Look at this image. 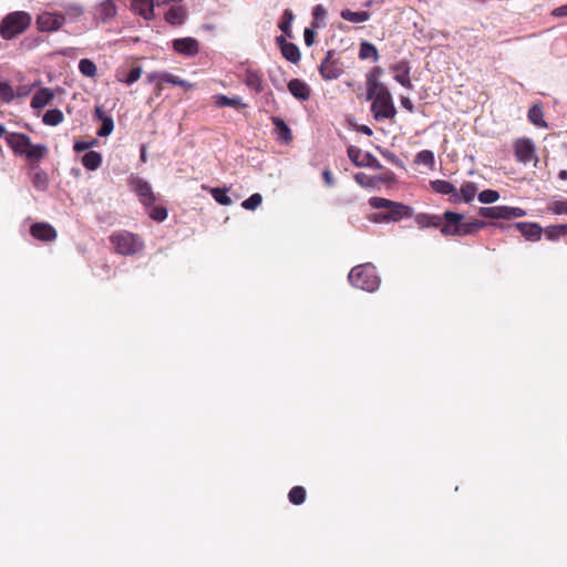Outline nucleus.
<instances>
[{"label":"nucleus","instance_id":"obj_29","mask_svg":"<svg viewBox=\"0 0 567 567\" xmlns=\"http://www.w3.org/2000/svg\"><path fill=\"white\" fill-rule=\"evenodd\" d=\"M102 163V156L100 153L95 151L87 152L82 157V164L83 166L89 171H95L100 167Z\"/></svg>","mask_w":567,"mask_h":567},{"label":"nucleus","instance_id":"obj_14","mask_svg":"<svg viewBox=\"0 0 567 567\" xmlns=\"http://www.w3.org/2000/svg\"><path fill=\"white\" fill-rule=\"evenodd\" d=\"M431 187L437 194L449 195V200L451 203H460L458 189L452 183L443 179H435L431 182Z\"/></svg>","mask_w":567,"mask_h":567},{"label":"nucleus","instance_id":"obj_50","mask_svg":"<svg viewBox=\"0 0 567 567\" xmlns=\"http://www.w3.org/2000/svg\"><path fill=\"white\" fill-rule=\"evenodd\" d=\"M150 216L156 221H163L167 218V209L164 207H154L150 212Z\"/></svg>","mask_w":567,"mask_h":567},{"label":"nucleus","instance_id":"obj_31","mask_svg":"<svg viewBox=\"0 0 567 567\" xmlns=\"http://www.w3.org/2000/svg\"><path fill=\"white\" fill-rule=\"evenodd\" d=\"M280 51L282 56L289 62L298 63L300 61V50L295 43L289 42L288 44H284Z\"/></svg>","mask_w":567,"mask_h":567},{"label":"nucleus","instance_id":"obj_62","mask_svg":"<svg viewBox=\"0 0 567 567\" xmlns=\"http://www.w3.org/2000/svg\"><path fill=\"white\" fill-rule=\"evenodd\" d=\"M175 85L181 86V87H183L186 91H189V90L194 89V84L193 83H190L188 81H185V80H183L181 78H177V81H176Z\"/></svg>","mask_w":567,"mask_h":567},{"label":"nucleus","instance_id":"obj_51","mask_svg":"<svg viewBox=\"0 0 567 567\" xmlns=\"http://www.w3.org/2000/svg\"><path fill=\"white\" fill-rule=\"evenodd\" d=\"M545 235L549 240H554L564 236L560 229V225L548 226L545 229Z\"/></svg>","mask_w":567,"mask_h":567},{"label":"nucleus","instance_id":"obj_10","mask_svg":"<svg viewBox=\"0 0 567 567\" xmlns=\"http://www.w3.org/2000/svg\"><path fill=\"white\" fill-rule=\"evenodd\" d=\"M131 187L138 196L141 203L146 207H150L155 202V195L153 193L152 186L150 183L142 178H133L131 182Z\"/></svg>","mask_w":567,"mask_h":567},{"label":"nucleus","instance_id":"obj_58","mask_svg":"<svg viewBox=\"0 0 567 567\" xmlns=\"http://www.w3.org/2000/svg\"><path fill=\"white\" fill-rule=\"evenodd\" d=\"M370 219L374 223H390L389 215L386 213L373 214Z\"/></svg>","mask_w":567,"mask_h":567},{"label":"nucleus","instance_id":"obj_12","mask_svg":"<svg viewBox=\"0 0 567 567\" xmlns=\"http://www.w3.org/2000/svg\"><path fill=\"white\" fill-rule=\"evenodd\" d=\"M348 155L351 162L359 167H373L375 164H378V159L372 154L369 152H363L355 146H350L348 148Z\"/></svg>","mask_w":567,"mask_h":567},{"label":"nucleus","instance_id":"obj_39","mask_svg":"<svg viewBox=\"0 0 567 567\" xmlns=\"http://www.w3.org/2000/svg\"><path fill=\"white\" fill-rule=\"evenodd\" d=\"M289 501L295 505H300L305 502L306 491L302 486H295L289 492Z\"/></svg>","mask_w":567,"mask_h":567},{"label":"nucleus","instance_id":"obj_32","mask_svg":"<svg viewBox=\"0 0 567 567\" xmlns=\"http://www.w3.org/2000/svg\"><path fill=\"white\" fill-rule=\"evenodd\" d=\"M293 19H295L293 12L290 9H286L284 11V13L280 18L279 24H278L279 29L288 38L292 37L291 24H292Z\"/></svg>","mask_w":567,"mask_h":567},{"label":"nucleus","instance_id":"obj_22","mask_svg":"<svg viewBox=\"0 0 567 567\" xmlns=\"http://www.w3.org/2000/svg\"><path fill=\"white\" fill-rule=\"evenodd\" d=\"M389 215L390 221H399L403 218L411 217L413 214L412 207L402 203L394 202L391 208L385 212Z\"/></svg>","mask_w":567,"mask_h":567},{"label":"nucleus","instance_id":"obj_52","mask_svg":"<svg viewBox=\"0 0 567 567\" xmlns=\"http://www.w3.org/2000/svg\"><path fill=\"white\" fill-rule=\"evenodd\" d=\"M505 214H506L505 219H509V218L524 217L526 215V212L519 207L505 206Z\"/></svg>","mask_w":567,"mask_h":567},{"label":"nucleus","instance_id":"obj_33","mask_svg":"<svg viewBox=\"0 0 567 567\" xmlns=\"http://www.w3.org/2000/svg\"><path fill=\"white\" fill-rule=\"evenodd\" d=\"M480 215L489 219H505V206L481 207Z\"/></svg>","mask_w":567,"mask_h":567},{"label":"nucleus","instance_id":"obj_61","mask_svg":"<svg viewBox=\"0 0 567 567\" xmlns=\"http://www.w3.org/2000/svg\"><path fill=\"white\" fill-rule=\"evenodd\" d=\"M91 145H92V143L83 142V141H78L74 144V151L75 152H83V151H86L87 148H90Z\"/></svg>","mask_w":567,"mask_h":567},{"label":"nucleus","instance_id":"obj_40","mask_svg":"<svg viewBox=\"0 0 567 567\" xmlns=\"http://www.w3.org/2000/svg\"><path fill=\"white\" fill-rule=\"evenodd\" d=\"M312 16H313V19H315V22H313V25L316 28H322L324 27V20H326V17H327V9L321 6V4H318L315 7L313 11H312Z\"/></svg>","mask_w":567,"mask_h":567},{"label":"nucleus","instance_id":"obj_7","mask_svg":"<svg viewBox=\"0 0 567 567\" xmlns=\"http://www.w3.org/2000/svg\"><path fill=\"white\" fill-rule=\"evenodd\" d=\"M35 23L41 32H54L65 23V17L59 12L44 11L38 16Z\"/></svg>","mask_w":567,"mask_h":567},{"label":"nucleus","instance_id":"obj_17","mask_svg":"<svg viewBox=\"0 0 567 567\" xmlns=\"http://www.w3.org/2000/svg\"><path fill=\"white\" fill-rule=\"evenodd\" d=\"M410 65L408 62L401 61L392 66L394 72V80L406 89H412V82L410 79Z\"/></svg>","mask_w":567,"mask_h":567},{"label":"nucleus","instance_id":"obj_64","mask_svg":"<svg viewBox=\"0 0 567 567\" xmlns=\"http://www.w3.org/2000/svg\"><path fill=\"white\" fill-rule=\"evenodd\" d=\"M94 116L102 121L103 118H105L106 116H104V113H103V110L101 106H95V110H94Z\"/></svg>","mask_w":567,"mask_h":567},{"label":"nucleus","instance_id":"obj_9","mask_svg":"<svg viewBox=\"0 0 567 567\" xmlns=\"http://www.w3.org/2000/svg\"><path fill=\"white\" fill-rule=\"evenodd\" d=\"M333 55L332 51H328L319 66L321 76L328 81L336 80L342 74L341 64L337 60H333Z\"/></svg>","mask_w":567,"mask_h":567},{"label":"nucleus","instance_id":"obj_6","mask_svg":"<svg viewBox=\"0 0 567 567\" xmlns=\"http://www.w3.org/2000/svg\"><path fill=\"white\" fill-rule=\"evenodd\" d=\"M444 224L440 226V230L445 236H466L470 230L464 225V216L454 212H445L443 214Z\"/></svg>","mask_w":567,"mask_h":567},{"label":"nucleus","instance_id":"obj_30","mask_svg":"<svg viewBox=\"0 0 567 567\" xmlns=\"http://www.w3.org/2000/svg\"><path fill=\"white\" fill-rule=\"evenodd\" d=\"M528 120L537 127L545 128L547 123L544 120V112L542 106L535 104L528 111Z\"/></svg>","mask_w":567,"mask_h":567},{"label":"nucleus","instance_id":"obj_2","mask_svg":"<svg viewBox=\"0 0 567 567\" xmlns=\"http://www.w3.org/2000/svg\"><path fill=\"white\" fill-rule=\"evenodd\" d=\"M368 97L372 100L371 110L377 121L390 118L395 115L396 111L392 96L382 83H369Z\"/></svg>","mask_w":567,"mask_h":567},{"label":"nucleus","instance_id":"obj_49","mask_svg":"<svg viewBox=\"0 0 567 567\" xmlns=\"http://www.w3.org/2000/svg\"><path fill=\"white\" fill-rule=\"evenodd\" d=\"M354 179L362 187L369 188V187L374 186V182H373L372 177H370L369 175H367L364 173H357L354 175Z\"/></svg>","mask_w":567,"mask_h":567},{"label":"nucleus","instance_id":"obj_42","mask_svg":"<svg viewBox=\"0 0 567 567\" xmlns=\"http://www.w3.org/2000/svg\"><path fill=\"white\" fill-rule=\"evenodd\" d=\"M33 186L39 190H45L49 185L48 175L44 172H37L32 177Z\"/></svg>","mask_w":567,"mask_h":567},{"label":"nucleus","instance_id":"obj_15","mask_svg":"<svg viewBox=\"0 0 567 567\" xmlns=\"http://www.w3.org/2000/svg\"><path fill=\"white\" fill-rule=\"evenodd\" d=\"M31 235L39 240L52 241L56 238L55 229L47 223H35L31 226Z\"/></svg>","mask_w":567,"mask_h":567},{"label":"nucleus","instance_id":"obj_34","mask_svg":"<svg viewBox=\"0 0 567 567\" xmlns=\"http://www.w3.org/2000/svg\"><path fill=\"white\" fill-rule=\"evenodd\" d=\"M64 120L63 113L59 109H52L44 113L43 123L49 126H56Z\"/></svg>","mask_w":567,"mask_h":567},{"label":"nucleus","instance_id":"obj_43","mask_svg":"<svg viewBox=\"0 0 567 567\" xmlns=\"http://www.w3.org/2000/svg\"><path fill=\"white\" fill-rule=\"evenodd\" d=\"M210 194L214 197V199L220 205L228 206L233 203L231 198L227 195L226 189L212 188Z\"/></svg>","mask_w":567,"mask_h":567},{"label":"nucleus","instance_id":"obj_41","mask_svg":"<svg viewBox=\"0 0 567 567\" xmlns=\"http://www.w3.org/2000/svg\"><path fill=\"white\" fill-rule=\"evenodd\" d=\"M434 162V154L429 150L421 151L415 157V163L425 165L427 167H433Z\"/></svg>","mask_w":567,"mask_h":567},{"label":"nucleus","instance_id":"obj_59","mask_svg":"<svg viewBox=\"0 0 567 567\" xmlns=\"http://www.w3.org/2000/svg\"><path fill=\"white\" fill-rule=\"evenodd\" d=\"M551 16L556 18L567 17V4L555 8L551 11Z\"/></svg>","mask_w":567,"mask_h":567},{"label":"nucleus","instance_id":"obj_19","mask_svg":"<svg viewBox=\"0 0 567 567\" xmlns=\"http://www.w3.org/2000/svg\"><path fill=\"white\" fill-rule=\"evenodd\" d=\"M516 227L527 240L537 241L542 237L543 229L536 223L520 221Z\"/></svg>","mask_w":567,"mask_h":567},{"label":"nucleus","instance_id":"obj_36","mask_svg":"<svg viewBox=\"0 0 567 567\" xmlns=\"http://www.w3.org/2000/svg\"><path fill=\"white\" fill-rule=\"evenodd\" d=\"M359 56L362 60L372 59V60L377 61L379 58V54H378L377 48L372 43L364 41L360 44Z\"/></svg>","mask_w":567,"mask_h":567},{"label":"nucleus","instance_id":"obj_63","mask_svg":"<svg viewBox=\"0 0 567 567\" xmlns=\"http://www.w3.org/2000/svg\"><path fill=\"white\" fill-rule=\"evenodd\" d=\"M322 177H323V179H324V182H326V184L328 186H333V184H334L333 177H332V174H331V172L329 169H324L322 172Z\"/></svg>","mask_w":567,"mask_h":567},{"label":"nucleus","instance_id":"obj_20","mask_svg":"<svg viewBox=\"0 0 567 567\" xmlns=\"http://www.w3.org/2000/svg\"><path fill=\"white\" fill-rule=\"evenodd\" d=\"M243 81L249 90H251L256 93H260L264 90L262 76L256 70L247 69L245 71Z\"/></svg>","mask_w":567,"mask_h":567},{"label":"nucleus","instance_id":"obj_46","mask_svg":"<svg viewBox=\"0 0 567 567\" xmlns=\"http://www.w3.org/2000/svg\"><path fill=\"white\" fill-rule=\"evenodd\" d=\"M262 202V196L258 193L252 194L250 197L241 203L243 208L247 210L256 209Z\"/></svg>","mask_w":567,"mask_h":567},{"label":"nucleus","instance_id":"obj_44","mask_svg":"<svg viewBox=\"0 0 567 567\" xmlns=\"http://www.w3.org/2000/svg\"><path fill=\"white\" fill-rule=\"evenodd\" d=\"M14 99V92L8 82L0 81V101L9 103Z\"/></svg>","mask_w":567,"mask_h":567},{"label":"nucleus","instance_id":"obj_25","mask_svg":"<svg viewBox=\"0 0 567 567\" xmlns=\"http://www.w3.org/2000/svg\"><path fill=\"white\" fill-rule=\"evenodd\" d=\"M415 223L420 228L440 227L442 218L436 215L417 214L415 216Z\"/></svg>","mask_w":567,"mask_h":567},{"label":"nucleus","instance_id":"obj_4","mask_svg":"<svg viewBox=\"0 0 567 567\" xmlns=\"http://www.w3.org/2000/svg\"><path fill=\"white\" fill-rule=\"evenodd\" d=\"M31 20V16L24 11L9 13L0 24L1 37L7 40L13 39L27 30Z\"/></svg>","mask_w":567,"mask_h":567},{"label":"nucleus","instance_id":"obj_11","mask_svg":"<svg viewBox=\"0 0 567 567\" xmlns=\"http://www.w3.org/2000/svg\"><path fill=\"white\" fill-rule=\"evenodd\" d=\"M173 49L185 56H195L199 52V43L192 37L179 38L173 41Z\"/></svg>","mask_w":567,"mask_h":567},{"label":"nucleus","instance_id":"obj_3","mask_svg":"<svg viewBox=\"0 0 567 567\" xmlns=\"http://www.w3.org/2000/svg\"><path fill=\"white\" fill-rule=\"evenodd\" d=\"M348 278L353 287L369 292L375 291L381 282L374 265L370 262L353 267Z\"/></svg>","mask_w":567,"mask_h":567},{"label":"nucleus","instance_id":"obj_5","mask_svg":"<svg viewBox=\"0 0 567 567\" xmlns=\"http://www.w3.org/2000/svg\"><path fill=\"white\" fill-rule=\"evenodd\" d=\"M110 240L116 250V252L124 255V256H132L144 248V243L141 240V238L126 230H121L114 233Z\"/></svg>","mask_w":567,"mask_h":567},{"label":"nucleus","instance_id":"obj_27","mask_svg":"<svg viewBox=\"0 0 567 567\" xmlns=\"http://www.w3.org/2000/svg\"><path fill=\"white\" fill-rule=\"evenodd\" d=\"M186 18V11L181 6L172 7L165 16V19L171 24H182Z\"/></svg>","mask_w":567,"mask_h":567},{"label":"nucleus","instance_id":"obj_45","mask_svg":"<svg viewBox=\"0 0 567 567\" xmlns=\"http://www.w3.org/2000/svg\"><path fill=\"white\" fill-rule=\"evenodd\" d=\"M477 197L483 204H493L499 199V194L494 189H485L481 192Z\"/></svg>","mask_w":567,"mask_h":567},{"label":"nucleus","instance_id":"obj_8","mask_svg":"<svg viewBox=\"0 0 567 567\" xmlns=\"http://www.w3.org/2000/svg\"><path fill=\"white\" fill-rule=\"evenodd\" d=\"M514 151L517 161L523 164L534 162V165H536V163L538 162L536 155V147L530 138H518L514 144Z\"/></svg>","mask_w":567,"mask_h":567},{"label":"nucleus","instance_id":"obj_35","mask_svg":"<svg viewBox=\"0 0 567 567\" xmlns=\"http://www.w3.org/2000/svg\"><path fill=\"white\" fill-rule=\"evenodd\" d=\"M79 71L86 78H94L97 73V68L92 60L82 59L79 62Z\"/></svg>","mask_w":567,"mask_h":567},{"label":"nucleus","instance_id":"obj_13","mask_svg":"<svg viewBox=\"0 0 567 567\" xmlns=\"http://www.w3.org/2000/svg\"><path fill=\"white\" fill-rule=\"evenodd\" d=\"M117 14V8L113 0H104L94 7V18L106 23Z\"/></svg>","mask_w":567,"mask_h":567},{"label":"nucleus","instance_id":"obj_26","mask_svg":"<svg viewBox=\"0 0 567 567\" xmlns=\"http://www.w3.org/2000/svg\"><path fill=\"white\" fill-rule=\"evenodd\" d=\"M340 16L351 23H363L370 19V13L367 11H351L349 9L342 10Z\"/></svg>","mask_w":567,"mask_h":567},{"label":"nucleus","instance_id":"obj_23","mask_svg":"<svg viewBox=\"0 0 567 567\" xmlns=\"http://www.w3.org/2000/svg\"><path fill=\"white\" fill-rule=\"evenodd\" d=\"M132 10L145 20H152L154 18V1L153 0H133Z\"/></svg>","mask_w":567,"mask_h":567},{"label":"nucleus","instance_id":"obj_53","mask_svg":"<svg viewBox=\"0 0 567 567\" xmlns=\"http://www.w3.org/2000/svg\"><path fill=\"white\" fill-rule=\"evenodd\" d=\"M549 210L556 215H567V202H555L550 205Z\"/></svg>","mask_w":567,"mask_h":567},{"label":"nucleus","instance_id":"obj_60","mask_svg":"<svg viewBox=\"0 0 567 567\" xmlns=\"http://www.w3.org/2000/svg\"><path fill=\"white\" fill-rule=\"evenodd\" d=\"M400 102H401V105H402L405 110H408L409 112H413L414 105H413V103H412V101H411V99H410V97H408V96H402V97L400 99Z\"/></svg>","mask_w":567,"mask_h":567},{"label":"nucleus","instance_id":"obj_47","mask_svg":"<svg viewBox=\"0 0 567 567\" xmlns=\"http://www.w3.org/2000/svg\"><path fill=\"white\" fill-rule=\"evenodd\" d=\"M394 204V202L383 198V197H371L369 199V205L374 209H389Z\"/></svg>","mask_w":567,"mask_h":567},{"label":"nucleus","instance_id":"obj_54","mask_svg":"<svg viewBox=\"0 0 567 567\" xmlns=\"http://www.w3.org/2000/svg\"><path fill=\"white\" fill-rule=\"evenodd\" d=\"M466 229L470 230V235L475 233L476 230L483 228L485 226V223L482 220H474L471 223H464Z\"/></svg>","mask_w":567,"mask_h":567},{"label":"nucleus","instance_id":"obj_1","mask_svg":"<svg viewBox=\"0 0 567 567\" xmlns=\"http://www.w3.org/2000/svg\"><path fill=\"white\" fill-rule=\"evenodd\" d=\"M6 141L16 155L24 157L29 163L41 161L48 153L44 144H33L31 138L22 133H8Z\"/></svg>","mask_w":567,"mask_h":567},{"label":"nucleus","instance_id":"obj_38","mask_svg":"<svg viewBox=\"0 0 567 567\" xmlns=\"http://www.w3.org/2000/svg\"><path fill=\"white\" fill-rule=\"evenodd\" d=\"M63 8L65 11V19L68 18L70 21H76L84 13L83 7L78 3H70L64 6Z\"/></svg>","mask_w":567,"mask_h":567},{"label":"nucleus","instance_id":"obj_28","mask_svg":"<svg viewBox=\"0 0 567 567\" xmlns=\"http://www.w3.org/2000/svg\"><path fill=\"white\" fill-rule=\"evenodd\" d=\"M477 193V186L473 182H466L458 190L460 203H471Z\"/></svg>","mask_w":567,"mask_h":567},{"label":"nucleus","instance_id":"obj_55","mask_svg":"<svg viewBox=\"0 0 567 567\" xmlns=\"http://www.w3.org/2000/svg\"><path fill=\"white\" fill-rule=\"evenodd\" d=\"M177 75L173 74V73H169L167 71H164L162 72V79H161V82L164 84V83H168V84H172V85H175L176 81H177Z\"/></svg>","mask_w":567,"mask_h":567},{"label":"nucleus","instance_id":"obj_48","mask_svg":"<svg viewBox=\"0 0 567 567\" xmlns=\"http://www.w3.org/2000/svg\"><path fill=\"white\" fill-rule=\"evenodd\" d=\"M114 130V122L111 116H106L102 120V126L97 132V135L101 137L109 136Z\"/></svg>","mask_w":567,"mask_h":567},{"label":"nucleus","instance_id":"obj_56","mask_svg":"<svg viewBox=\"0 0 567 567\" xmlns=\"http://www.w3.org/2000/svg\"><path fill=\"white\" fill-rule=\"evenodd\" d=\"M303 39L307 47H311L315 42V31L307 28L303 32Z\"/></svg>","mask_w":567,"mask_h":567},{"label":"nucleus","instance_id":"obj_21","mask_svg":"<svg viewBox=\"0 0 567 567\" xmlns=\"http://www.w3.org/2000/svg\"><path fill=\"white\" fill-rule=\"evenodd\" d=\"M289 92L298 100L306 101L310 97V87L299 79H292L288 83Z\"/></svg>","mask_w":567,"mask_h":567},{"label":"nucleus","instance_id":"obj_16","mask_svg":"<svg viewBox=\"0 0 567 567\" xmlns=\"http://www.w3.org/2000/svg\"><path fill=\"white\" fill-rule=\"evenodd\" d=\"M142 74L143 68L135 65L128 72H125L123 69H117L115 71V79L117 82L131 86L141 79Z\"/></svg>","mask_w":567,"mask_h":567},{"label":"nucleus","instance_id":"obj_57","mask_svg":"<svg viewBox=\"0 0 567 567\" xmlns=\"http://www.w3.org/2000/svg\"><path fill=\"white\" fill-rule=\"evenodd\" d=\"M162 72H150L146 74V82L150 84H157L161 82Z\"/></svg>","mask_w":567,"mask_h":567},{"label":"nucleus","instance_id":"obj_24","mask_svg":"<svg viewBox=\"0 0 567 567\" xmlns=\"http://www.w3.org/2000/svg\"><path fill=\"white\" fill-rule=\"evenodd\" d=\"M214 103L218 107H245L246 104L243 102L241 97L233 96L228 97L223 94H216L213 96Z\"/></svg>","mask_w":567,"mask_h":567},{"label":"nucleus","instance_id":"obj_37","mask_svg":"<svg viewBox=\"0 0 567 567\" xmlns=\"http://www.w3.org/2000/svg\"><path fill=\"white\" fill-rule=\"evenodd\" d=\"M272 122H274V125L276 126L278 136L281 140H284L285 142H289L292 138L291 131L288 127V125L285 123V121L281 118L275 117L272 120Z\"/></svg>","mask_w":567,"mask_h":567},{"label":"nucleus","instance_id":"obj_18","mask_svg":"<svg viewBox=\"0 0 567 567\" xmlns=\"http://www.w3.org/2000/svg\"><path fill=\"white\" fill-rule=\"evenodd\" d=\"M54 91L50 87H42L33 95L31 100V107L34 110H41L49 105L54 99Z\"/></svg>","mask_w":567,"mask_h":567}]
</instances>
